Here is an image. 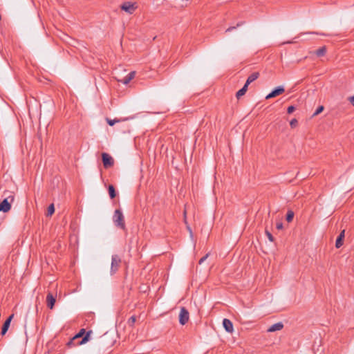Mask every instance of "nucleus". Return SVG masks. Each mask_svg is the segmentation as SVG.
<instances>
[{
    "label": "nucleus",
    "mask_w": 354,
    "mask_h": 354,
    "mask_svg": "<svg viewBox=\"0 0 354 354\" xmlns=\"http://www.w3.org/2000/svg\"><path fill=\"white\" fill-rule=\"evenodd\" d=\"M56 301V296H54L52 292H49L46 296V304L48 308L53 309L55 306Z\"/></svg>",
    "instance_id": "obj_10"
},
{
    "label": "nucleus",
    "mask_w": 354,
    "mask_h": 354,
    "mask_svg": "<svg viewBox=\"0 0 354 354\" xmlns=\"http://www.w3.org/2000/svg\"><path fill=\"white\" fill-rule=\"evenodd\" d=\"M223 326L227 332L232 333V331L234 330L233 324L230 319L225 318L223 320Z\"/></svg>",
    "instance_id": "obj_11"
},
{
    "label": "nucleus",
    "mask_w": 354,
    "mask_h": 354,
    "mask_svg": "<svg viewBox=\"0 0 354 354\" xmlns=\"http://www.w3.org/2000/svg\"><path fill=\"white\" fill-rule=\"evenodd\" d=\"M54 212H55V206H54V204L52 203L48 207L46 216H50L53 215L54 214Z\"/></svg>",
    "instance_id": "obj_20"
},
{
    "label": "nucleus",
    "mask_w": 354,
    "mask_h": 354,
    "mask_svg": "<svg viewBox=\"0 0 354 354\" xmlns=\"http://www.w3.org/2000/svg\"><path fill=\"white\" fill-rule=\"evenodd\" d=\"M137 8L138 6H136V3H132L130 1L124 2L120 6V9L129 14H133Z\"/></svg>",
    "instance_id": "obj_5"
},
{
    "label": "nucleus",
    "mask_w": 354,
    "mask_h": 354,
    "mask_svg": "<svg viewBox=\"0 0 354 354\" xmlns=\"http://www.w3.org/2000/svg\"><path fill=\"white\" fill-rule=\"evenodd\" d=\"M14 317V314L10 315L4 322L1 331V335L4 336L8 332L9 327L10 326V323Z\"/></svg>",
    "instance_id": "obj_9"
},
{
    "label": "nucleus",
    "mask_w": 354,
    "mask_h": 354,
    "mask_svg": "<svg viewBox=\"0 0 354 354\" xmlns=\"http://www.w3.org/2000/svg\"><path fill=\"white\" fill-rule=\"evenodd\" d=\"M283 328V324L281 322H277L276 324H272L268 329V332H275L277 330H281Z\"/></svg>",
    "instance_id": "obj_15"
},
{
    "label": "nucleus",
    "mask_w": 354,
    "mask_h": 354,
    "mask_svg": "<svg viewBox=\"0 0 354 354\" xmlns=\"http://www.w3.org/2000/svg\"><path fill=\"white\" fill-rule=\"evenodd\" d=\"M326 53V47L325 46L318 48L315 51V54L317 57H322L324 56Z\"/></svg>",
    "instance_id": "obj_18"
},
{
    "label": "nucleus",
    "mask_w": 354,
    "mask_h": 354,
    "mask_svg": "<svg viewBox=\"0 0 354 354\" xmlns=\"http://www.w3.org/2000/svg\"><path fill=\"white\" fill-rule=\"evenodd\" d=\"M109 195L111 199H113L116 196V191L113 185H109L108 187Z\"/></svg>",
    "instance_id": "obj_16"
},
{
    "label": "nucleus",
    "mask_w": 354,
    "mask_h": 354,
    "mask_svg": "<svg viewBox=\"0 0 354 354\" xmlns=\"http://www.w3.org/2000/svg\"><path fill=\"white\" fill-rule=\"evenodd\" d=\"M189 319V313L185 307H182L179 313V323L181 325L187 324Z\"/></svg>",
    "instance_id": "obj_7"
},
{
    "label": "nucleus",
    "mask_w": 354,
    "mask_h": 354,
    "mask_svg": "<svg viewBox=\"0 0 354 354\" xmlns=\"http://www.w3.org/2000/svg\"><path fill=\"white\" fill-rule=\"evenodd\" d=\"M122 262L121 258L118 254H113L111 257V264L110 273L111 275L115 274L118 270L120 263Z\"/></svg>",
    "instance_id": "obj_4"
},
{
    "label": "nucleus",
    "mask_w": 354,
    "mask_h": 354,
    "mask_svg": "<svg viewBox=\"0 0 354 354\" xmlns=\"http://www.w3.org/2000/svg\"><path fill=\"white\" fill-rule=\"evenodd\" d=\"M344 233L345 230H342L340 234L338 235L336 241H335V247L337 248H339L343 245V241L344 239Z\"/></svg>",
    "instance_id": "obj_13"
},
{
    "label": "nucleus",
    "mask_w": 354,
    "mask_h": 354,
    "mask_svg": "<svg viewBox=\"0 0 354 354\" xmlns=\"http://www.w3.org/2000/svg\"><path fill=\"white\" fill-rule=\"evenodd\" d=\"M265 233H266L268 239H269V241L271 242H273L274 239V236H272V234L267 230H266Z\"/></svg>",
    "instance_id": "obj_23"
},
{
    "label": "nucleus",
    "mask_w": 354,
    "mask_h": 354,
    "mask_svg": "<svg viewBox=\"0 0 354 354\" xmlns=\"http://www.w3.org/2000/svg\"><path fill=\"white\" fill-rule=\"evenodd\" d=\"M248 86L245 84L244 86L236 92V97L239 99L241 96L244 95L248 90Z\"/></svg>",
    "instance_id": "obj_17"
},
{
    "label": "nucleus",
    "mask_w": 354,
    "mask_h": 354,
    "mask_svg": "<svg viewBox=\"0 0 354 354\" xmlns=\"http://www.w3.org/2000/svg\"><path fill=\"white\" fill-rule=\"evenodd\" d=\"M114 225L120 229H125V222L124 215L120 209H115L113 216Z\"/></svg>",
    "instance_id": "obj_2"
},
{
    "label": "nucleus",
    "mask_w": 354,
    "mask_h": 354,
    "mask_svg": "<svg viewBox=\"0 0 354 354\" xmlns=\"http://www.w3.org/2000/svg\"><path fill=\"white\" fill-rule=\"evenodd\" d=\"M102 160L105 169L110 168L114 165L113 158L107 153L104 152L102 153Z\"/></svg>",
    "instance_id": "obj_6"
},
{
    "label": "nucleus",
    "mask_w": 354,
    "mask_h": 354,
    "mask_svg": "<svg viewBox=\"0 0 354 354\" xmlns=\"http://www.w3.org/2000/svg\"><path fill=\"white\" fill-rule=\"evenodd\" d=\"M259 75L260 74L259 72L252 73L251 75H249V77H248L245 84L246 85L249 86V84H250L252 82H253L257 79H258V77H259Z\"/></svg>",
    "instance_id": "obj_14"
},
{
    "label": "nucleus",
    "mask_w": 354,
    "mask_h": 354,
    "mask_svg": "<svg viewBox=\"0 0 354 354\" xmlns=\"http://www.w3.org/2000/svg\"><path fill=\"white\" fill-rule=\"evenodd\" d=\"M86 330L84 328H82L80 330V332L75 335V336L70 340V342L68 343V345L73 344V342L76 339H79L80 337H82L81 341L79 342L78 344H84L86 343L89 340V337L91 333V331H88L84 336H83L85 333Z\"/></svg>",
    "instance_id": "obj_3"
},
{
    "label": "nucleus",
    "mask_w": 354,
    "mask_h": 354,
    "mask_svg": "<svg viewBox=\"0 0 354 354\" xmlns=\"http://www.w3.org/2000/svg\"><path fill=\"white\" fill-rule=\"evenodd\" d=\"M276 227L277 230H282L283 228V223L281 222L277 223L276 225Z\"/></svg>",
    "instance_id": "obj_28"
},
{
    "label": "nucleus",
    "mask_w": 354,
    "mask_h": 354,
    "mask_svg": "<svg viewBox=\"0 0 354 354\" xmlns=\"http://www.w3.org/2000/svg\"><path fill=\"white\" fill-rule=\"evenodd\" d=\"M243 24H244V21H240V22L237 23L236 26H230L228 28H227L226 30H225V32H231L233 30L237 28L239 26H241Z\"/></svg>",
    "instance_id": "obj_21"
},
{
    "label": "nucleus",
    "mask_w": 354,
    "mask_h": 354,
    "mask_svg": "<svg viewBox=\"0 0 354 354\" xmlns=\"http://www.w3.org/2000/svg\"><path fill=\"white\" fill-rule=\"evenodd\" d=\"M324 106L321 105V106H318L317 109H316V111L314 112L313 116H316V115H319L324 111Z\"/></svg>",
    "instance_id": "obj_22"
},
{
    "label": "nucleus",
    "mask_w": 354,
    "mask_h": 354,
    "mask_svg": "<svg viewBox=\"0 0 354 354\" xmlns=\"http://www.w3.org/2000/svg\"><path fill=\"white\" fill-rule=\"evenodd\" d=\"M297 124H298V122H297V120L295 118L292 119V120L290 121V127H291L292 128H295V127H297Z\"/></svg>",
    "instance_id": "obj_26"
},
{
    "label": "nucleus",
    "mask_w": 354,
    "mask_h": 354,
    "mask_svg": "<svg viewBox=\"0 0 354 354\" xmlns=\"http://www.w3.org/2000/svg\"><path fill=\"white\" fill-rule=\"evenodd\" d=\"M209 254H207L206 255H205L204 257H203L200 260H199V264H201L202 263H203L206 259L207 258Z\"/></svg>",
    "instance_id": "obj_29"
},
{
    "label": "nucleus",
    "mask_w": 354,
    "mask_h": 354,
    "mask_svg": "<svg viewBox=\"0 0 354 354\" xmlns=\"http://www.w3.org/2000/svg\"><path fill=\"white\" fill-rule=\"evenodd\" d=\"M294 218V212L292 210H288L286 215V220L287 222L290 223L292 221Z\"/></svg>",
    "instance_id": "obj_19"
},
{
    "label": "nucleus",
    "mask_w": 354,
    "mask_h": 354,
    "mask_svg": "<svg viewBox=\"0 0 354 354\" xmlns=\"http://www.w3.org/2000/svg\"><path fill=\"white\" fill-rule=\"evenodd\" d=\"M106 121H107V123L110 125V126H113L114 125L116 122H118L120 120H111V119H109V118H106Z\"/></svg>",
    "instance_id": "obj_25"
},
{
    "label": "nucleus",
    "mask_w": 354,
    "mask_h": 354,
    "mask_svg": "<svg viewBox=\"0 0 354 354\" xmlns=\"http://www.w3.org/2000/svg\"><path fill=\"white\" fill-rule=\"evenodd\" d=\"M295 110V107L294 106H290L288 107L287 112L288 114L292 113Z\"/></svg>",
    "instance_id": "obj_27"
},
{
    "label": "nucleus",
    "mask_w": 354,
    "mask_h": 354,
    "mask_svg": "<svg viewBox=\"0 0 354 354\" xmlns=\"http://www.w3.org/2000/svg\"><path fill=\"white\" fill-rule=\"evenodd\" d=\"M6 198L0 202V212H8L11 209V204L15 200V196L9 191L4 192Z\"/></svg>",
    "instance_id": "obj_1"
},
{
    "label": "nucleus",
    "mask_w": 354,
    "mask_h": 354,
    "mask_svg": "<svg viewBox=\"0 0 354 354\" xmlns=\"http://www.w3.org/2000/svg\"><path fill=\"white\" fill-rule=\"evenodd\" d=\"M136 72L131 71L127 76H125L122 80H118L119 82H121L124 84H127L130 82L131 80H133L135 77Z\"/></svg>",
    "instance_id": "obj_12"
},
{
    "label": "nucleus",
    "mask_w": 354,
    "mask_h": 354,
    "mask_svg": "<svg viewBox=\"0 0 354 354\" xmlns=\"http://www.w3.org/2000/svg\"><path fill=\"white\" fill-rule=\"evenodd\" d=\"M285 91L283 86H279L274 88L269 94L267 95L266 99H270L272 97H275L281 94H282Z\"/></svg>",
    "instance_id": "obj_8"
},
{
    "label": "nucleus",
    "mask_w": 354,
    "mask_h": 354,
    "mask_svg": "<svg viewBox=\"0 0 354 354\" xmlns=\"http://www.w3.org/2000/svg\"><path fill=\"white\" fill-rule=\"evenodd\" d=\"M136 316L133 315L129 319L128 324L129 326H133L134 324V323L136 322Z\"/></svg>",
    "instance_id": "obj_24"
},
{
    "label": "nucleus",
    "mask_w": 354,
    "mask_h": 354,
    "mask_svg": "<svg viewBox=\"0 0 354 354\" xmlns=\"http://www.w3.org/2000/svg\"><path fill=\"white\" fill-rule=\"evenodd\" d=\"M348 101L354 106V95L348 97Z\"/></svg>",
    "instance_id": "obj_30"
}]
</instances>
